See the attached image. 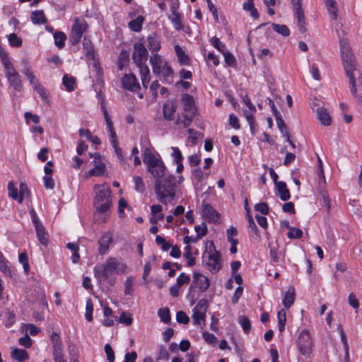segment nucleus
Here are the masks:
<instances>
[{
	"label": "nucleus",
	"mask_w": 362,
	"mask_h": 362,
	"mask_svg": "<svg viewBox=\"0 0 362 362\" xmlns=\"http://www.w3.org/2000/svg\"><path fill=\"white\" fill-rule=\"evenodd\" d=\"M127 264L115 257H109L106 261L94 267V276L99 282L107 281L113 286L115 278L112 276L114 273L124 274L126 272Z\"/></svg>",
	"instance_id": "nucleus-1"
},
{
	"label": "nucleus",
	"mask_w": 362,
	"mask_h": 362,
	"mask_svg": "<svg viewBox=\"0 0 362 362\" xmlns=\"http://www.w3.org/2000/svg\"><path fill=\"white\" fill-rule=\"evenodd\" d=\"M175 177L171 174L155 180L156 197L163 204L166 205L175 198Z\"/></svg>",
	"instance_id": "nucleus-2"
},
{
	"label": "nucleus",
	"mask_w": 362,
	"mask_h": 362,
	"mask_svg": "<svg viewBox=\"0 0 362 362\" xmlns=\"http://www.w3.org/2000/svg\"><path fill=\"white\" fill-rule=\"evenodd\" d=\"M143 160L147 166L148 171L156 180L170 175L163 161L160 158H157L150 148H146L144 151Z\"/></svg>",
	"instance_id": "nucleus-3"
},
{
	"label": "nucleus",
	"mask_w": 362,
	"mask_h": 362,
	"mask_svg": "<svg viewBox=\"0 0 362 362\" xmlns=\"http://www.w3.org/2000/svg\"><path fill=\"white\" fill-rule=\"evenodd\" d=\"M93 206L100 214H107L112 206L111 190L107 185H95Z\"/></svg>",
	"instance_id": "nucleus-4"
},
{
	"label": "nucleus",
	"mask_w": 362,
	"mask_h": 362,
	"mask_svg": "<svg viewBox=\"0 0 362 362\" xmlns=\"http://www.w3.org/2000/svg\"><path fill=\"white\" fill-rule=\"evenodd\" d=\"M339 45L343 66L346 74L358 72L356 68L355 59L347 40L341 39L339 41Z\"/></svg>",
	"instance_id": "nucleus-5"
},
{
	"label": "nucleus",
	"mask_w": 362,
	"mask_h": 362,
	"mask_svg": "<svg viewBox=\"0 0 362 362\" xmlns=\"http://www.w3.org/2000/svg\"><path fill=\"white\" fill-rule=\"evenodd\" d=\"M202 259L204 265L212 274L217 273L221 269V255L215 248L206 251Z\"/></svg>",
	"instance_id": "nucleus-6"
},
{
	"label": "nucleus",
	"mask_w": 362,
	"mask_h": 362,
	"mask_svg": "<svg viewBox=\"0 0 362 362\" xmlns=\"http://www.w3.org/2000/svg\"><path fill=\"white\" fill-rule=\"evenodd\" d=\"M87 28L88 23L84 18H75L69 36L71 45H75L81 41L83 34L86 31Z\"/></svg>",
	"instance_id": "nucleus-7"
},
{
	"label": "nucleus",
	"mask_w": 362,
	"mask_h": 362,
	"mask_svg": "<svg viewBox=\"0 0 362 362\" xmlns=\"http://www.w3.org/2000/svg\"><path fill=\"white\" fill-rule=\"evenodd\" d=\"M4 73L7 78L9 85L17 91L23 90V83L21 76L15 69L13 64H11L4 68Z\"/></svg>",
	"instance_id": "nucleus-8"
},
{
	"label": "nucleus",
	"mask_w": 362,
	"mask_h": 362,
	"mask_svg": "<svg viewBox=\"0 0 362 362\" xmlns=\"http://www.w3.org/2000/svg\"><path fill=\"white\" fill-rule=\"evenodd\" d=\"M148 56V51L143 43H134L132 58L137 67L146 66Z\"/></svg>",
	"instance_id": "nucleus-9"
},
{
	"label": "nucleus",
	"mask_w": 362,
	"mask_h": 362,
	"mask_svg": "<svg viewBox=\"0 0 362 362\" xmlns=\"http://www.w3.org/2000/svg\"><path fill=\"white\" fill-rule=\"evenodd\" d=\"M298 349L304 356H309L312 351L313 339L310 332L307 329H303L298 337Z\"/></svg>",
	"instance_id": "nucleus-10"
},
{
	"label": "nucleus",
	"mask_w": 362,
	"mask_h": 362,
	"mask_svg": "<svg viewBox=\"0 0 362 362\" xmlns=\"http://www.w3.org/2000/svg\"><path fill=\"white\" fill-rule=\"evenodd\" d=\"M318 192L319 194L321 196V201L323 202V204L327 209V213L329 214L330 209H331V200L327 193L326 191L323 189V187L325 184V177L324 175V170H321V172H318Z\"/></svg>",
	"instance_id": "nucleus-11"
},
{
	"label": "nucleus",
	"mask_w": 362,
	"mask_h": 362,
	"mask_svg": "<svg viewBox=\"0 0 362 362\" xmlns=\"http://www.w3.org/2000/svg\"><path fill=\"white\" fill-rule=\"evenodd\" d=\"M83 49L85 53V55L88 57V60L93 61V66L96 69H99V62L96 57L94 46L91 42V40L86 37H84L83 41Z\"/></svg>",
	"instance_id": "nucleus-12"
},
{
	"label": "nucleus",
	"mask_w": 362,
	"mask_h": 362,
	"mask_svg": "<svg viewBox=\"0 0 362 362\" xmlns=\"http://www.w3.org/2000/svg\"><path fill=\"white\" fill-rule=\"evenodd\" d=\"M210 285L209 279L199 272H194L193 274V282L190 286V289L192 288H198L200 291H206Z\"/></svg>",
	"instance_id": "nucleus-13"
},
{
	"label": "nucleus",
	"mask_w": 362,
	"mask_h": 362,
	"mask_svg": "<svg viewBox=\"0 0 362 362\" xmlns=\"http://www.w3.org/2000/svg\"><path fill=\"white\" fill-rule=\"evenodd\" d=\"M114 240V234L112 231L108 230L105 232L102 237L98 240V243L99 245L98 252L100 255L105 254L109 250L110 245L112 244Z\"/></svg>",
	"instance_id": "nucleus-14"
},
{
	"label": "nucleus",
	"mask_w": 362,
	"mask_h": 362,
	"mask_svg": "<svg viewBox=\"0 0 362 362\" xmlns=\"http://www.w3.org/2000/svg\"><path fill=\"white\" fill-rule=\"evenodd\" d=\"M166 59H163L160 54L155 53L150 57V64L152 67L153 74L158 76L163 68L168 64Z\"/></svg>",
	"instance_id": "nucleus-15"
},
{
	"label": "nucleus",
	"mask_w": 362,
	"mask_h": 362,
	"mask_svg": "<svg viewBox=\"0 0 362 362\" xmlns=\"http://www.w3.org/2000/svg\"><path fill=\"white\" fill-rule=\"evenodd\" d=\"M124 88L130 91H136L140 89V85L134 74H125L122 78Z\"/></svg>",
	"instance_id": "nucleus-16"
},
{
	"label": "nucleus",
	"mask_w": 362,
	"mask_h": 362,
	"mask_svg": "<svg viewBox=\"0 0 362 362\" xmlns=\"http://www.w3.org/2000/svg\"><path fill=\"white\" fill-rule=\"evenodd\" d=\"M94 160H93V164L95 167L92 169H90L88 172V176H100L102 175L105 170V165L104 163L103 162L101 157L99 153H95L93 156Z\"/></svg>",
	"instance_id": "nucleus-17"
},
{
	"label": "nucleus",
	"mask_w": 362,
	"mask_h": 362,
	"mask_svg": "<svg viewBox=\"0 0 362 362\" xmlns=\"http://www.w3.org/2000/svg\"><path fill=\"white\" fill-rule=\"evenodd\" d=\"M181 104L185 114L195 115L196 109L194 107V100L192 95L189 94L183 95L181 99Z\"/></svg>",
	"instance_id": "nucleus-18"
},
{
	"label": "nucleus",
	"mask_w": 362,
	"mask_h": 362,
	"mask_svg": "<svg viewBox=\"0 0 362 362\" xmlns=\"http://www.w3.org/2000/svg\"><path fill=\"white\" fill-rule=\"evenodd\" d=\"M203 215L209 222L216 223L219 219V214L214 209L212 206L209 204H202Z\"/></svg>",
	"instance_id": "nucleus-19"
},
{
	"label": "nucleus",
	"mask_w": 362,
	"mask_h": 362,
	"mask_svg": "<svg viewBox=\"0 0 362 362\" xmlns=\"http://www.w3.org/2000/svg\"><path fill=\"white\" fill-rule=\"evenodd\" d=\"M177 110V104L175 102L170 101L163 105V112L164 118L168 121L174 119V115Z\"/></svg>",
	"instance_id": "nucleus-20"
},
{
	"label": "nucleus",
	"mask_w": 362,
	"mask_h": 362,
	"mask_svg": "<svg viewBox=\"0 0 362 362\" xmlns=\"http://www.w3.org/2000/svg\"><path fill=\"white\" fill-rule=\"evenodd\" d=\"M164 65L165 66L163 68L158 76L162 77L161 80L163 83L171 84L173 82L174 71L169 63L164 64Z\"/></svg>",
	"instance_id": "nucleus-21"
},
{
	"label": "nucleus",
	"mask_w": 362,
	"mask_h": 362,
	"mask_svg": "<svg viewBox=\"0 0 362 362\" xmlns=\"http://www.w3.org/2000/svg\"><path fill=\"white\" fill-rule=\"evenodd\" d=\"M101 108L103 111L104 117L107 124V129L110 134V140L117 139V134L114 129L113 123L111 120L110 117L108 115L107 110L105 106L104 103L103 102L101 104Z\"/></svg>",
	"instance_id": "nucleus-22"
},
{
	"label": "nucleus",
	"mask_w": 362,
	"mask_h": 362,
	"mask_svg": "<svg viewBox=\"0 0 362 362\" xmlns=\"http://www.w3.org/2000/svg\"><path fill=\"white\" fill-rule=\"evenodd\" d=\"M24 64V69H23L22 72L23 74L27 77L30 83L34 88L37 86H38L40 83L39 81L36 78L35 76L33 74V71H31V68L28 64V62L27 60H23L22 62Z\"/></svg>",
	"instance_id": "nucleus-23"
},
{
	"label": "nucleus",
	"mask_w": 362,
	"mask_h": 362,
	"mask_svg": "<svg viewBox=\"0 0 362 362\" xmlns=\"http://www.w3.org/2000/svg\"><path fill=\"white\" fill-rule=\"evenodd\" d=\"M317 119L320 123L325 126H329L332 123L331 117L327 110L323 107H319L317 110Z\"/></svg>",
	"instance_id": "nucleus-24"
},
{
	"label": "nucleus",
	"mask_w": 362,
	"mask_h": 362,
	"mask_svg": "<svg viewBox=\"0 0 362 362\" xmlns=\"http://www.w3.org/2000/svg\"><path fill=\"white\" fill-rule=\"evenodd\" d=\"M175 52L181 65L189 66L190 64L189 56L182 50L180 45H176L175 46Z\"/></svg>",
	"instance_id": "nucleus-25"
},
{
	"label": "nucleus",
	"mask_w": 362,
	"mask_h": 362,
	"mask_svg": "<svg viewBox=\"0 0 362 362\" xmlns=\"http://www.w3.org/2000/svg\"><path fill=\"white\" fill-rule=\"evenodd\" d=\"M276 187L277 188L279 197L282 201H287L290 199V192L287 189L286 182L279 181L276 183Z\"/></svg>",
	"instance_id": "nucleus-26"
},
{
	"label": "nucleus",
	"mask_w": 362,
	"mask_h": 362,
	"mask_svg": "<svg viewBox=\"0 0 362 362\" xmlns=\"http://www.w3.org/2000/svg\"><path fill=\"white\" fill-rule=\"evenodd\" d=\"M139 69V74L141 79L142 86L144 88H147L148 85L151 81L150 70L148 66H142L138 67Z\"/></svg>",
	"instance_id": "nucleus-27"
},
{
	"label": "nucleus",
	"mask_w": 362,
	"mask_h": 362,
	"mask_svg": "<svg viewBox=\"0 0 362 362\" xmlns=\"http://www.w3.org/2000/svg\"><path fill=\"white\" fill-rule=\"evenodd\" d=\"M144 21V18L142 16H139L136 19L129 21L128 26L129 29L134 32H140L142 29Z\"/></svg>",
	"instance_id": "nucleus-28"
},
{
	"label": "nucleus",
	"mask_w": 362,
	"mask_h": 362,
	"mask_svg": "<svg viewBox=\"0 0 362 362\" xmlns=\"http://www.w3.org/2000/svg\"><path fill=\"white\" fill-rule=\"evenodd\" d=\"M31 21L34 24H42L47 23V20L43 11H35L31 14Z\"/></svg>",
	"instance_id": "nucleus-29"
},
{
	"label": "nucleus",
	"mask_w": 362,
	"mask_h": 362,
	"mask_svg": "<svg viewBox=\"0 0 362 362\" xmlns=\"http://www.w3.org/2000/svg\"><path fill=\"white\" fill-rule=\"evenodd\" d=\"M35 230L39 242L46 246L48 243V233L45 231L43 226L35 228Z\"/></svg>",
	"instance_id": "nucleus-30"
},
{
	"label": "nucleus",
	"mask_w": 362,
	"mask_h": 362,
	"mask_svg": "<svg viewBox=\"0 0 362 362\" xmlns=\"http://www.w3.org/2000/svg\"><path fill=\"white\" fill-rule=\"evenodd\" d=\"M148 47L152 52H157L160 49V43L156 35H150L147 38Z\"/></svg>",
	"instance_id": "nucleus-31"
},
{
	"label": "nucleus",
	"mask_w": 362,
	"mask_h": 362,
	"mask_svg": "<svg viewBox=\"0 0 362 362\" xmlns=\"http://www.w3.org/2000/svg\"><path fill=\"white\" fill-rule=\"evenodd\" d=\"M295 300V292L294 288H292L291 290H288L284 295V298L283 300L284 306L286 308H289L294 303Z\"/></svg>",
	"instance_id": "nucleus-32"
},
{
	"label": "nucleus",
	"mask_w": 362,
	"mask_h": 362,
	"mask_svg": "<svg viewBox=\"0 0 362 362\" xmlns=\"http://www.w3.org/2000/svg\"><path fill=\"white\" fill-rule=\"evenodd\" d=\"M8 191L9 197H12L15 200H17L19 203L23 202V197H22L21 194H18V189L13 182H8Z\"/></svg>",
	"instance_id": "nucleus-33"
},
{
	"label": "nucleus",
	"mask_w": 362,
	"mask_h": 362,
	"mask_svg": "<svg viewBox=\"0 0 362 362\" xmlns=\"http://www.w3.org/2000/svg\"><path fill=\"white\" fill-rule=\"evenodd\" d=\"M11 357L19 362H22L28 358V354L24 349H15L11 352Z\"/></svg>",
	"instance_id": "nucleus-34"
},
{
	"label": "nucleus",
	"mask_w": 362,
	"mask_h": 362,
	"mask_svg": "<svg viewBox=\"0 0 362 362\" xmlns=\"http://www.w3.org/2000/svg\"><path fill=\"white\" fill-rule=\"evenodd\" d=\"M324 2L327 6V11L330 14L331 18L333 20H336L337 18V8L336 6L335 0H324Z\"/></svg>",
	"instance_id": "nucleus-35"
},
{
	"label": "nucleus",
	"mask_w": 362,
	"mask_h": 362,
	"mask_svg": "<svg viewBox=\"0 0 362 362\" xmlns=\"http://www.w3.org/2000/svg\"><path fill=\"white\" fill-rule=\"evenodd\" d=\"M278 128L279 129L282 136L286 139H288L289 132L287 127L281 117V115L278 116L275 118Z\"/></svg>",
	"instance_id": "nucleus-36"
},
{
	"label": "nucleus",
	"mask_w": 362,
	"mask_h": 362,
	"mask_svg": "<svg viewBox=\"0 0 362 362\" xmlns=\"http://www.w3.org/2000/svg\"><path fill=\"white\" fill-rule=\"evenodd\" d=\"M129 62V53L126 50H122L117 60L118 69L122 71Z\"/></svg>",
	"instance_id": "nucleus-37"
},
{
	"label": "nucleus",
	"mask_w": 362,
	"mask_h": 362,
	"mask_svg": "<svg viewBox=\"0 0 362 362\" xmlns=\"http://www.w3.org/2000/svg\"><path fill=\"white\" fill-rule=\"evenodd\" d=\"M133 180L134 182V189L139 193H144L146 190V186L144 182L143 178L141 176H134Z\"/></svg>",
	"instance_id": "nucleus-38"
},
{
	"label": "nucleus",
	"mask_w": 362,
	"mask_h": 362,
	"mask_svg": "<svg viewBox=\"0 0 362 362\" xmlns=\"http://www.w3.org/2000/svg\"><path fill=\"white\" fill-rule=\"evenodd\" d=\"M54 38L55 45L58 48L62 49L64 47V41L66 39V36L64 33L59 31L56 32L54 34Z\"/></svg>",
	"instance_id": "nucleus-39"
},
{
	"label": "nucleus",
	"mask_w": 362,
	"mask_h": 362,
	"mask_svg": "<svg viewBox=\"0 0 362 362\" xmlns=\"http://www.w3.org/2000/svg\"><path fill=\"white\" fill-rule=\"evenodd\" d=\"M238 323L241 325L245 333H248L251 329V323L249 318L245 315H240L238 318Z\"/></svg>",
	"instance_id": "nucleus-40"
},
{
	"label": "nucleus",
	"mask_w": 362,
	"mask_h": 362,
	"mask_svg": "<svg viewBox=\"0 0 362 362\" xmlns=\"http://www.w3.org/2000/svg\"><path fill=\"white\" fill-rule=\"evenodd\" d=\"M76 78L73 76L69 77L67 75H64L63 77V85L66 87V90L69 92L74 90V86L76 83Z\"/></svg>",
	"instance_id": "nucleus-41"
},
{
	"label": "nucleus",
	"mask_w": 362,
	"mask_h": 362,
	"mask_svg": "<svg viewBox=\"0 0 362 362\" xmlns=\"http://www.w3.org/2000/svg\"><path fill=\"white\" fill-rule=\"evenodd\" d=\"M272 26L274 31L281 35L282 36L287 37L290 35V30L286 25L272 23Z\"/></svg>",
	"instance_id": "nucleus-42"
},
{
	"label": "nucleus",
	"mask_w": 362,
	"mask_h": 362,
	"mask_svg": "<svg viewBox=\"0 0 362 362\" xmlns=\"http://www.w3.org/2000/svg\"><path fill=\"white\" fill-rule=\"evenodd\" d=\"M158 315L164 323L168 324L170 322L171 317L170 310L168 308L159 309L158 311Z\"/></svg>",
	"instance_id": "nucleus-43"
},
{
	"label": "nucleus",
	"mask_w": 362,
	"mask_h": 362,
	"mask_svg": "<svg viewBox=\"0 0 362 362\" xmlns=\"http://www.w3.org/2000/svg\"><path fill=\"white\" fill-rule=\"evenodd\" d=\"M278 317V328L279 332H283L285 328L286 317V312L284 310H281L277 313Z\"/></svg>",
	"instance_id": "nucleus-44"
},
{
	"label": "nucleus",
	"mask_w": 362,
	"mask_h": 362,
	"mask_svg": "<svg viewBox=\"0 0 362 362\" xmlns=\"http://www.w3.org/2000/svg\"><path fill=\"white\" fill-rule=\"evenodd\" d=\"M93 304L92 300L88 298L86 300V313L85 317L87 321L92 322L93 321Z\"/></svg>",
	"instance_id": "nucleus-45"
},
{
	"label": "nucleus",
	"mask_w": 362,
	"mask_h": 362,
	"mask_svg": "<svg viewBox=\"0 0 362 362\" xmlns=\"http://www.w3.org/2000/svg\"><path fill=\"white\" fill-rule=\"evenodd\" d=\"M53 349H59L63 348L61 337L57 332H52L50 337Z\"/></svg>",
	"instance_id": "nucleus-46"
},
{
	"label": "nucleus",
	"mask_w": 362,
	"mask_h": 362,
	"mask_svg": "<svg viewBox=\"0 0 362 362\" xmlns=\"http://www.w3.org/2000/svg\"><path fill=\"white\" fill-rule=\"evenodd\" d=\"M169 19L170 20V21L172 22L175 28L177 30H180L182 29L183 25H182V21H181L180 14L179 13H175V14H172V16H169Z\"/></svg>",
	"instance_id": "nucleus-47"
},
{
	"label": "nucleus",
	"mask_w": 362,
	"mask_h": 362,
	"mask_svg": "<svg viewBox=\"0 0 362 362\" xmlns=\"http://www.w3.org/2000/svg\"><path fill=\"white\" fill-rule=\"evenodd\" d=\"M356 73L351 74H346L347 77L349 78V83L350 86V91L351 94L356 98Z\"/></svg>",
	"instance_id": "nucleus-48"
},
{
	"label": "nucleus",
	"mask_w": 362,
	"mask_h": 362,
	"mask_svg": "<svg viewBox=\"0 0 362 362\" xmlns=\"http://www.w3.org/2000/svg\"><path fill=\"white\" fill-rule=\"evenodd\" d=\"M117 321L119 323L124 324L127 326H129L132 324L133 318L130 313L123 312L119 316Z\"/></svg>",
	"instance_id": "nucleus-49"
},
{
	"label": "nucleus",
	"mask_w": 362,
	"mask_h": 362,
	"mask_svg": "<svg viewBox=\"0 0 362 362\" xmlns=\"http://www.w3.org/2000/svg\"><path fill=\"white\" fill-rule=\"evenodd\" d=\"M206 313L193 309L192 318L195 325H200L202 321L204 320Z\"/></svg>",
	"instance_id": "nucleus-50"
},
{
	"label": "nucleus",
	"mask_w": 362,
	"mask_h": 362,
	"mask_svg": "<svg viewBox=\"0 0 362 362\" xmlns=\"http://www.w3.org/2000/svg\"><path fill=\"white\" fill-rule=\"evenodd\" d=\"M156 243L158 245L160 246L163 251H168L171 247V244L167 242L164 238L160 235L156 236Z\"/></svg>",
	"instance_id": "nucleus-51"
},
{
	"label": "nucleus",
	"mask_w": 362,
	"mask_h": 362,
	"mask_svg": "<svg viewBox=\"0 0 362 362\" xmlns=\"http://www.w3.org/2000/svg\"><path fill=\"white\" fill-rule=\"evenodd\" d=\"M302 236V230L295 227H291L287 233V237L290 239L300 238Z\"/></svg>",
	"instance_id": "nucleus-52"
},
{
	"label": "nucleus",
	"mask_w": 362,
	"mask_h": 362,
	"mask_svg": "<svg viewBox=\"0 0 362 362\" xmlns=\"http://www.w3.org/2000/svg\"><path fill=\"white\" fill-rule=\"evenodd\" d=\"M210 41L212 45L221 53L226 50L225 44L221 42L218 37H213Z\"/></svg>",
	"instance_id": "nucleus-53"
},
{
	"label": "nucleus",
	"mask_w": 362,
	"mask_h": 362,
	"mask_svg": "<svg viewBox=\"0 0 362 362\" xmlns=\"http://www.w3.org/2000/svg\"><path fill=\"white\" fill-rule=\"evenodd\" d=\"M125 289L124 293L126 295H132L133 293L134 277L128 276L124 283Z\"/></svg>",
	"instance_id": "nucleus-54"
},
{
	"label": "nucleus",
	"mask_w": 362,
	"mask_h": 362,
	"mask_svg": "<svg viewBox=\"0 0 362 362\" xmlns=\"http://www.w3.org/2000/svg\"><path fill=\"white\" fill-rule=\"evenodd\" d=\"M8 40L11 46L12 47H21L22 45V40L17 36L16 33H11L8 36Z\"/></svg>",
	"instance_id": "nucleus-55"
},
{
	"label": "nucleus",
	"mask_w": 362,
	"mask_h": 362,
	"mask_svg": "<svg viewBox=\"0 0 362 362\" xmlns=\"http://www.w3.org/2000/svg\"><path fill=\"white\" fill-rule=\"evenodd\" d=\"M171 156L173 158L174 163H178L183 160L184 157L177 147H171Z\"/></svg>",
	"instance_id": "nucleus-56"
},
{
	"label": "nucleus",
	"mask_w": 362,
	"mask_h": 362,
	"mask_svg": "<svg viewBox=\"0 0 362 362\" xmlns=\"http://www.w3.org/2000/svg\"><path fill=\"white\" fill-rule=\"evenodd\" d=\"M0 59L4 68L12 64V62L10 61L8 58V53L1 47H0Z\"/></svg>",
	"instance_id": "nucleus-57"
},
{
	"label": "nucleus",
	"mask_w": 362,
	"mask_h": 362,
	"mask_svg": "<svg viewBox=\"0 0 362 362\" xmlns=\"http://www.w3.org/2000/svg\"><path fill=\"white\" fill-rule=\"evenodd\" d=\"M53 359L54 362H66V361L64 359L63 348L59 349H53Z\"/></svg>",
	"instance_id": "nucleus-58"
},
{
	"label": "nucleus",
	"mask_w": 362,
	"mask_h": 362,
	"mask_svg": "<svg viewBox=\"0 0 362 362\" xmlns=\"http://www.w3.org/2000/svg\"><path fill=\"white\" fill-rule=\"evenodd\" d=\"M110 142L112 144V147L114 148L115 152L117 154L118 158L121 161H124V156L122 155V148L120 147H119V145H118L119 143H118L117 139H114V140H110Z\"/></svg>",
	"instance_id": "nucleus-59"
},
{
	"label": "nucleus",
	"mask_w": 362,
	"mask_h": 362,
	"mask_svg": "<svg viewBox=\"0 0 362 362\" xmlns=\"http://www.w3.org/2000/svg\"><path fill=\"white\" fill-rule=\"evenodd\" d=\"M194 230L197 233V237L199 239H201L207 233V227L204 223H203L202 225L195 226Z\"/></svg>",
	"instance_id": "nucleus-60"
},
{
	"label": "nucleus",
	"mask_w": 362,
	"mask_h": 362,
	"mask_svg": "<svg viewBox=\"0 0 362 362\" xmlns=\"http://www.w3.org/2000/svg\"><path fill=\"white\" fill-rule=\"evenodd\" d=\"M224 56L225 62L230 66H233L235 63V59L234 56L226 49L222 53Z\"/></svg>",
	"instance_id": "nucleus-61"
},
{
	"label": "nucleus",
	"mask_w": 362,
	"mask_h": 362,
	"mask_svg": "<svg viewBox=\"0 0 362 362\" xmlns=\"http://www.w3.org/2000/svg\"><path fill=\"white\" fill-rule=\"evenodd\" d=\"M105 352L107 356V360L109 362H114L115 361V352L109 344H106L104 347Z\"/></svg>",
	"instance_id": "nucleus-62"
},
{
	"label": "nucleus",
	"mask_w": 362,
	"mask_h": 362,
	"mask_svg": "<svg viewBox=\"0 0 362 362\" xmlns=\"http://www.w3.org/2000/svg\"><path fill=\"white\" fill-rule=\"evenodd\" d=\"M208 308V301L206 298H202L199 300L197 303V305L193 308L194 310L206 313Z\"/></svg>",
	"instance_id": "nucleus-63"
},
{
	"label": "nucleus",
	"mask_w": 362,
	"mask_h": 362,
	"mask_svg": "<svg viewBox=\"0 0 362 362\" xmlns=\"http://www.w3.org/2000/svg\"><path fill=\"white\" fill-rule=\"evenodd\" d=\"M176 320L177 321L179 322V323H182V324H187L189 322V317L187 315V314L180 310V311H178L176 314Z\"/></svg>",
	"instance_id": "nucleus-64"
}]
</instances>
